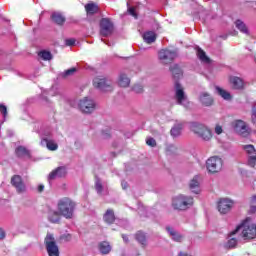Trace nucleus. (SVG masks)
I'll list each match as a JSON object with an SVG mask.
<instances>
[{"label":"nucleus","instance_id":"f257e3e1","mask_svg":"<svg viewBox=\"0 0 256 256\" xmlns=\"http://www.w3.org/2000/svg\"><path fill=\"white\" fill-rule=\"evenodd\" d=\"M248 219L244 220L240 225H238L234 231L230 232V237L233 235H237L239 231L242 229V238L244 241H249L252 239H256V225L248 224Z\"/></svg>","mask_w":256,"mask_h":256},{"label":"nucleus","instance_id":"f03ea898","mask_svg":"<svg viewBox=\"0 0 256 256\" xmlns=\"http://www.w3.org/2000/svg\"><path fill=\"white\" fill-rule=\"evenodd\" d=\"M77 204L69 197H64L58 201V211L65 219H73Z\"/></svg>","mask_w":256,"mask_h":256},{"label":"nucleus","instance_id":"7ed1b4c3","mask_svg":"<svg viewBox=\"0 0 256 256\" xmlns=\"http://www.w3.org/2000/svg\"><path fill=\"white\" fill-rule=\"evenodd\" d=\"M194 203L193 197L181 194L173 199L172 206L177 211H187V209L193 207Z\"/></svg>","mask_w":256,"mask_h":256},{"label":"nucleus","instance_id":"20e7f679","mask_svg":"<svg viewBox=\"0 0 256 256\" xmlns=\"http://www.w3.org/2000/svg\"><path fill=\"white\" fill-rule=\"evenodd\" d=\"M191 131L195 133V135H198L202 141H211V139H213V132L203 124L192 123Z\"/></svg>","mask_w":256,"mask_h":256},{"label":"nucleus","instance_id":"39448f33","mask_svg":"<svg viewBox=\"0 0 256 256\" xmlns=\"http://www.w3.org/2000/svg\"><path fill=\"white\" fill-rule=\"evenodd\" d=\"M44 243L48 256H59V246L57 245L53 234H47Z\"/></svg>","mask_w":256,"mask_h":256},{"label":"nucleus","instance_id":"423d86ee","mask_svg":"<svg viewBox=\"0 0 256 256\" xmlns=\"http://www.w3.org/2000/svg\"><path fill=\"white\" fill-rule=\"evenodd\" d=\"M78 107L82 113H86L87 115L93 113L95 109H97V104L95 101L89 97H84L79 101Z\"/></svg>","mask_w":256,"mask_h":256},{"label":"nucleus","instance_id":"0eeeda50","mask_svg":"<svg viewBox=\"0 0 256 256\" xmlns=\"http://www.w3.org/2000/svg\"><path fill=\"white\" fill-rule=\"evenodd\" d=\"M158 58L163 65H169L177 58V52L170 49H162L158 53Z\"/></svg>","mask_w":256,"mask_h":256},{"label":"nucleus","instance_id":"6e6552de","mask_svg":"<svg viewBox=\"0 0 256 256\" xmlns=\"http://www.w3.org/2000/svg\"><path fill=\"white\" fill-rule=\"evenodd\" d=\"M206 167L209 173H219L223 169V160L217 156L210 157L206 161Z\"/></svg>","mask_w":256,"mask_h":256},{"label":"nucleus","instance_id":"1a4fd4ad","mask_svg":"<svg viewBox=\"0 0 256 256\" xmlns=\"http://www.w3.org/2000/svg\"><path fill=\"white\" fill-rule=\"evenodd\" d=\"M113 33V22L109 18H102L100 20V35L102 37H109Z\"/></svg>","mask_w":256,"mask_h":256},{"label":"nucleus","instance_id":"9d476101","mask_svg":"<svg viewBox=\"0 0 256 256\" xmlns=\"http://www.w3.org/2000/svg\"><path fill=\"white\" fill-rule=\"evenodd\" d=\"M93 86L96 89H100V91H113V86L111 85V82L107 81V79L105 78L96 77L93 80Z\"/></svg>","mask_w":256,"mask_h":256},{"label":"nucleus","instance_id":"9b49d317","mask_svg":"<svg viewBox=\"0 0 256 256\" xmlns=\"http://www.w3.org/2000/svg\"><path fill=\"white\" fill-rule=\"evenodd\" d=\"M232 125L234 127V131H236L238 135H241V137H248L249 128L243 120H236L232 123Z\"/></svg>","mask_w":256,"mask_h":256},{"label":"nucleus","instance_id":"f8f14e48","mask_svg":"<svg viewBox=\"0 0 256 256\" xmlns=\"http://www.w3.org/2000/svg\"><path fill=\"white\" fill-rule=\"evenodd\" d=\"M11 184L15 187L17 193H25L27 190L25 183L23 182V178L20 175H14L11 178Z\"/></svg>","mask_w":256,"mask_h":256},{"label":"nucleus","instance_id":"ddd939ff","mask_svg":"<svg viewBox=\"0 0 256 256\" xmlns=\"http://www.w3.org/2000/svg\"><path fill=\"white\" fill-rule=\"evenodd\" d=\"M231 207H233V201L227 198H222L218 202V211L223 215L229 213L231 211Z\"/></svg>","mask_w":256,"mask_h":256},{"label":"nucleus","instance_id":"4468645a","mask_svg":"<svg viewBox=\"0 0 256 256\" xmlns=\"http://www.w3.org/2000/svg\"><path fill=\"white\" fill-rule=\"evenodd\" d=\"M175 99L178 105H183V101L187 99L185 91L183 90L181 83L178 81L175 82Z\"/></svg>","mask_w":256,"mask_h":256},{"label":"nucleus","instance_id":"2eb2a0df","mask_svg":"<svg viewBox=\"0 0 256 256\" xmlns=\"http://www.w3.org/2000/svg\"><path fill=\"white\" fill-rule=\"evenodd\" d=\"M66 175H67V168L65 166H60L55 170H53L52 172H50L48 179H50V181H53V179H57V178L61 179Z\"/></svg>","mask_w":256,"mask_h":256},{"label":"nucleus","instance_id":"dca6fc26","mask_svg":"<svg viewBox=\"0 0 256 256\" xmlns=\"http://www.w3.org/2000/svg\"><path fill=\"white\" fill-rule=\"evenodd\" d=\"M230 83L232 85V89H236L238 91L245 89V82L237 76L230 77Z\"/></svg>","mask_w":256,"mask_h":256},{"label":"nucleus","instance_id":"f3484780","mask_svg":"<svg viewBox=\"0 0 256 256\" xmlns=\"http://www.w3.org/2000/svg\"><path fill=\"white\" fill-rule=\"evenodd\" d=\"M199 101L202 105H204V107H211V105L214 103L213 97H211V95L207 92L200 94Z\"/></svg>","mask_w":256,"mask_h":256},{"label":"nucleus","instance_id":"a211bd4d","mask_svg":"<svg viewBox=\"0 0 256 256\" xmlns=\"http://www.w3.org/2000/svg\"><path fill=\"white\" fill-rule=\"evenodd\" d=\"M170 71L173 75V79L175 83H179V79L183 77V70L179 67V65L175 64L174 66L170 67Z\"/></svg>","mask_w":256,"mask_h":256},{"label":"nucleus","instance_id":"6ab92c4d","mask_svg":"<svg viewBox=\"0 0 256 256\" xmlns=\"http://www.w3.org/2000/svg\"><path fill=\"white\" fill-rule=\"evenodd\" d=\"M104 223L107 225H113L115 223V211L113 209H108L103 215Z\"/></svg>","mask_w":256,"mask_h":256},{"label":"nucleus","instance_id":"aec40b11","mask_svg":"<svg viewBox=\"0 0 256 256\" xmlns=\"http://www.w3.org/2000/svg\"><path fill=\"white\" fill-rule=\"evenodd\" d=\"M101 255H109L111 253V244L108 241H102L98 244Z\"/></svg>","mask_w":256,"mask_h":256},{"label":"nucleus","instance_id":"412c9836","mask_svg":"<svg viewBox=\"0 0 256 256\" xmlns=\"http://www.w3.org/2000/svg\"><path fill=\"white\" fill-rule=\"evenodd\" d=\"M51 19L53 23H56V25H60V26L65 25V21H67V18H65V16H63V14L59 12H54L51 15Z\"/></svg>","mask_w":256,"mask_h":256},{"label":"nucleus","instance_id":"4be33fe9","mask_svg":"<svg viewBox=\"0 0 256 256\" xmlns=\"http://www.w3.org/2000/svg\"><path fill=\"white\" fill-rule=\"evenodd\" d=\"M16 157H31V153L25 148V146H18L15 149Z\"/></svg>","mask_w":256,"mask_h":256},{"label":"nucleus","instance_id":"5701e85b","mask_svg":"<svg viewBox=\"0 0 256 256\" xmlns=\"http://www.w3.org/2000/svg\"><path fill=\"white\" fill-rule=\"evenodd\" d=\"M189 189L192 191V193H195L196 195H199L200 190H199V180L196 177H194L189 184Z\"/></svg>","mask_w":256,"mask_h":256},{"label":"nucleus","instance_id":"b1692460","mask_svg":"<svg viewBox=\"0 0 256 256\" xmlns=\"http://www.w3.org/2000/svg\"><path fill=\"white\" fill-rule=\"evenodd\" d=\"M42 143H45L49 151H57V149H59V145L49 138L42 139Z\"/></svg>","mask_w":256,"mask_h":256},{"label":"nucleus","instance_id":"393cba45","mask_svg":"<svg viewBox=\"0 0 256 256\" xmlns=\"http://www.w3.org/2000/svg\"><path fill=\"white\" fill-rule=\"evenodd\" d=\"M135 239L142 245V247L147 245V235H145L143 231L136 232Z\"/></svg>","mask_w":256,"mask_h":256},{"label":"nucleus","instance_id":"a878e982","mask_svg":"<svg viewBox=\"0 0 256 256\" xmlns=\"http://www.w3.org/2000/svg\"><path fill=\"white\" fill-rule=\"evenodd\" d=\"M197 57L200 61H202V63H211V58H209L208 55L201 48L197 49Z\"/></svg>","mask_w":256,"mask_h":256},{"label":"nucleus","instance_id":"bb28decb","mask_svg":"<svg viewBox=\"0 0 256 256\" xmlns=\"http://www.w3.org/2000/svg\"><path fill=\"white\" fill-rule=\"evenodd\" d=\"M143 39L148 45H151V43H155L157 40V35H155V32H146L143 35Z\"/></svg>","mask_w":256,"mask_h":256},{"label":"nucleus","instance_id":"cd10ccee","mask_svg":"<svg viewBox=\"0 0 256 256\" xmlns=\"http://www.w3.org/2000/svg\"><path fill=\"white\" fill-rule=\"evenodd\" d=\"M48 219L50 223H59L61 221V213L59 211H50Z\"/></svg>","mask_w":256,"mask_h":256},{"label":"nucleus","instance_id":"c85d7f7f","mask_svg":"<svg viewBox=\"0 0 256 256\" xmlns=\"http://www.w3.org/2000/svg\"><path fill=\"white\" fill-rule=\"evenodd\" d=\"M85 10L88 15H95L99 11V6L93 3H88L85 5Z\"/></svg>","mask_w":256,"mask_h":256},{"label":"nucleus","instance_id":"c756f323","mask_svg":"<svg viewBox=\"0 0 256 256\" xmlns=\"http://www.w3.org/2000/svg\"><path fill=\"white\" fill-rule=\"evenodd\" d=\"M118 84L120 87H129V85H131V79H129V77H127L125 74H121Z\"/></svg>","mask_w":256,"mask_h":256},{"label":"nucleus","instance_id":"7c9ffc66","mask_svg":"<svg viewBox=\"0 0 256 256\" xmlns=\"http://www.w3.org/2000/svg\"><path fill=\"white\" fill-rule=\"evenodd\" d=\"M216 91H217L218 95H220V97H222L226 101H230L231 93L227 92L225 89H223L219 86H216Z\"/></svg>","mask_w":256,"mask_h":256},{"label":"nucleus","instance_id":"2f4dec72","mask_svg":"<svg viewBox=\"0 0 256 256\" xmlns=\"http://www.w3.org/2000/svg\"><path fill=\"white\" fill-rule=\"evenodd\" d=\"M38 57L43 59V61H51L53 59V54L50 51L43 50L38 53Z\"/></svg>","mask_w":256,"mask_h":256},{"label":"nucleus","instance_id":"473e14b6","mask_svg":"<svg viewBox=\"0 0 256 256\" xmlns=\"http://www.w3.org/2000/svg\"><path fill=\"white\" fill-rule=\"evenodd\" d=\"M166 230L168 231V233H170V235L174 241H177V242L181 241L182 236L179 235V233L177 231H175L173 228L167 227Z\"/></svg>","mask_w":256,"mask_h":256},{"label":"nucleus","instance_id":"72a5a7b5","mask_svg":"<svg viewBox=\"0 0 256 256\" xmlns=\"http://www.w3.org/2000/svg\"><path fill=\"white\" fill-rule=\"evenodd\" d=\"M235 25L241 33H249V30L247 29V25L244 24L241 20H236Z\"/></svg>","mask_w":256,"mask_h":256},{"label":"nucleus","instance_id":"f704fd0d","mask_svg":"<svg viewBox=\"0 0 256 256\" xmlns=\"http://www.w3.org/2000/svg\"><path fill=\"white\" fill-rule=\"evenodd\" d=\"M244 151H246V153L248 154V157L254 156L256 155V150H255V146L249 144V145H245L243 147Z\"/></svg>","mask_w":256,"mask_h":256},{"label":"nucleus","instance_id":"c9c22d12","mask_svg":"<svg viewBox=\"0 0 256 256\" xmlns=\"http://www.w3.org/2000/svg\"><path fill=\"white\" fill-rule=\"evenodd\" d=\"M183 129V127L181 125L178 126H174L171 130L170 133L172 135V137H179V135H181V130Z\"/></svg>","mask_w":256,"mask_h":256},{"label":"nucleus","instance_id":"e433bc0d","mask_svg":"<svg viewBox=\"0 0 256 256\" xmlns=\"http://www.w3.org/2000/svg\"><path fill=\"white\" fill-rule=\"evenodd\" d=\"M237 247V238H231L225 244L226 249H235Z\"/></svg>","mask_w":256,"mask_h":256},{"label":"nucleus","instance_id":"4c0bfd02","mask_svg":"<svg viewBox=\"0 0 256 256\" xmlns=\"http://www.w3.org/2000/svg\"><path fill=\"white\" fill-rule=\"evenodd\" d=\"M75 73H77V68L73 67L64 71V73L62 74V77L64 79H67V77H71V75H75Z\"/></svg>","mask_w":256,"mask_h":256},{"label":"nucleus","instance_id":"58836bf2","mask_svg":"<svg viewBox=\"0 0 256 256\" xmlns=\"http://www.w3.org/2000/svg\"><path fill=\"white\" fill-rule=\"evenodd\" d=\"M250 213H256V196L250 199Z\"/></svg>","mask_w":256,"mask_h":256},{"label":"nucleus","instance_id":"ea45409f","mask_svg":"<svg viewBox=\"0 0 256 256\" xmlns=\"http://www.w3.org/2000/svg\"><path fill=\"white\" fill-rule=\"evenodd\" d=\"M146 145L149 147H157V141L153 137H149L146 139Z\"/></svg>","mask_w":256,"mask_h":256},{"label":"nucleus","instance_id":"a19ab883","mask_svg":"<svg viewBox=\"0 0 256 256\" xmlns=\"http://www.w3.org/2000/svg\"><path fill=\"white\" fill-rule=\"evenodd\" d=\"M248 165H249V167H255V165H256V155L248 156Z\"/></svg>","mask_w":256,"mask_h":256},{"label":"nucleus","instance_id":"79ce46f5","mask_svg":"<svg viewBox=\"0 0 256 256\" xmlns=\"http://www.w3.org/2000/svg\"><path fill=\"white\" fill-rule=\"evenodd\" d=\"M95 189L98 193H103V184L101 183V180L96 181Z\"/></svg>","mask_w":256,"mask_h":256},{"label":"nucleus","instance_id":"37998d69","mask_svg":"<svg viewBox=\"0 0 256 256\" xmlns=\"http://www.w3.org/2000/svg\"><path fill=\"white\" fill-rule=\"evenodd\" d=\"M134 93H143V86L141 84H136L132 87Z\"/></svg>","mask_w":256,"mask_h":256},{"label":"nucleus","instance_id":"c03bdc74","mask_svg":"<svg viewBox=\"0 0 256 256\" xmlns=\"http://www.w3.org/2000/svg\"><path fill=\"white\" fill-rule=\"evenodd\" d=\"M0 113L3 115L5 119L8 115L7 106H5L4 104H0Z\"/></svg>","mask_w":256,"mask_h":256},{"label":"nucleus","instance_id":"a18cd8bd","mask_svg":"<svg viewBox=\"0 0 256 256\" xmlns=\"http://www.w3.org/2000/svg\"><path fill=\"white\" fill-rule=\"evenodd\" d=\"M214 131H215L216 135H221V133H223V126L217 124V125L215 126Z\"/></svg>","mask_w":256,"mask_h":256},{"label":"nucleus","instance_id":"49530a36","mask_svg":"<svg viewBox=\"0 0 256 256\" xmlns=\"http://www.w3.org/2000/svg\"><path fill=\"white\" fill-rule=\"evenodd\" d=\"M128 13H129V15H131L132 17H135V19H137V12H135V7H129Z\"/></svg>","mask_w":256,"mask_h":256},{"label":"nucleus","instance_id":"de8ad7c7","mask_svg":"<svg viewBox=\"0 0 256 256\" xmlns=\"http://www.w3.org/2000/svg\"><path fill=\"white\" fill-rule=\"evenodd\" d=\"M65 45L67 47H73V45H75V39L71 38V39H66L65 40Z\"/></svg>","mask_w":256,"mask_h":256},{"label":"nucleus","instance_id":"09e8293b","mask_svg":"<svg viewBox=\"0 0 256 256\" xmlns=\"http://www.w3.org/2000/svg\"><path fill=\"white\" fill-rule=\"evenodd\" d=\"M102 135L104 136V139H109V137H111V133H109V131H103Z\"/></svg>","mask_w":256,"mask_h":256},{"label":"nucleus","instance_id":"8fccbe9b","mask_svg":"<svg viewBox=\"0 0 256 256\" xmlns=\"http://www.w3.org/2000/svg\"><path fill=\"white\" fill-rule=\"evenodd\" d=\"M43 191H45V185L40 184V185L38 186V193H43Z\"/></svg>","mask_w":256,"mask_h":256},{"label":"nucleus","instance_id":"3c124183","mask_svg":"<svg viewBox=\"0 0 256 256\" xmlns=\"http://www.w3.org/2000/svg\"><path fill=\"white\" fill-rule=\"evenodd\" d=\"M0 239H5V231L2 228H0Z\"/></svg>","mask_w":256,"mask_h":256},{"label":"nucleus","instance_id":"603ef678","mask_svg":"<svg viewBox=\"0 0 256 256\" xmlns=\"http://www.w3.org/2000/svg\"><path fill=\"white\" fill-rule=\"evenodd\" d=\"M122 239L125 241V243H129V237H127V235L122 234Z\"/></svg>","mask_w":256,"mask_h":256},{"label":"nucleus","instance_id":"864d4df0","mask_svg":"<svg viewBox=\"0 0 256 256\" xmlns=\"http://www.w3.org/2000/svg\"><path fill=\"white\" fill-rule=\"evenodd\" d=\"M122 189H127V182H122Z\"/></svg>","mask_w":256,"mask_h":256}]
</instances>
